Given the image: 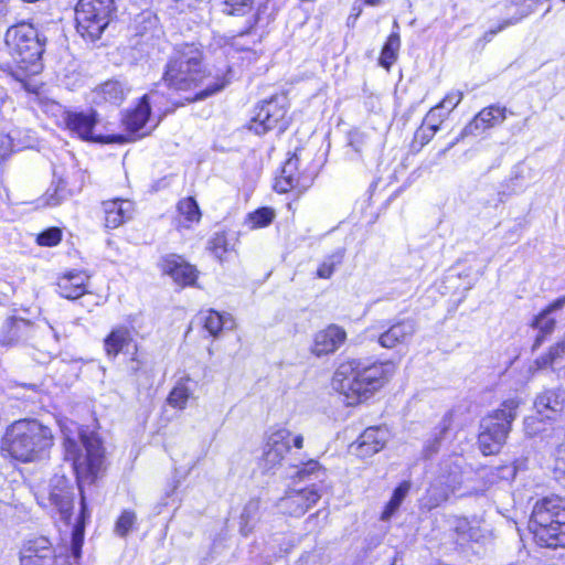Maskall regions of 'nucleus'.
<instances>
[{"mask_svg": "<svg viewBox=\"0 0 565 565\" xmlns=\"http://www.w3.org/2000/svg\"><path fill=\"white\" fill-rule=\"evenodd\" d=\"M88 277L82 273H70L58 279L57 292L66 299H77L85 292V281Z\"/></svg>", "mask_w": 565, "mask_h": 565, "instance_id": "c85d7f7f", "label": "nucleus"}, {"mask_svg": "<svg viewBox=\"0 0 565 565\" xmlns=\"http://www.w3.org/2000/svg\"><path fill=\"white\" fill-rule=\"evenodd\" d=\"M463 137H461V135L454 141L450 143V146L448 148H445V150H443V153H446V151H448L449 148H451L452 146H455L460 139H462Z\"/></svg>", "mask_w": 565, "mask_h": 565, "instance_id": "0e129e2a", "label": "nucleus"}, {"mask_svg": "<svg viewBox=\"0 0 565 565\" xmlns=\"http://www.w3.org/2000/svg\"><path fill=\"white\" fill-rule=\"evenodd\" d=\"M299 158L292 154L281 168L280 175L276 179L275 190L279 193H287L290 190L302 186L300 182V174L298 172Z\"/></svg>", "mask_w": 565, "mask_h": 565, "instance_id": "a878e982", "label": "nucleus"}, {"mask_svg": "<svg viewBox=\"0 0 565 565\" xmlns=\"http://www.w3.org/2000/svg\"><path fill=\"white\" fill-rule=\"evenodd\" d=\"M401 47V38L398 32H392L387 38L380 56V65L386 70L395 63Z\"/></svg>", "mask_w": 565, "mask_h": 565, "instance_id": "473e14b6", "label": "nucleus"}, {"mask_svg": "<svg viewBox=\"0 0 565 565\" xmlns=\"http://www.w3.org/2000/svg\"><path fill=\"white\" fill-rule=\"evenodd\" d=\"M565 306V296L554 300L548 305L532 322V327L539 330V334L535 338L533 349H537L544 342L545 337L551 334L554 329L556 321L551 315Z\"/></svg>", "mask_w": 565, "mask_h": 565, "instance_id": "5701e85b", "label": "nucleus"}, {"mask_svg": "<svg viewBox=\"0 0 565 565\" xmlns=\"http://www.w3.org/2000/svg\"><path fill=\"white\" fill-rule=\"evenodd\" d=\"M531 12H532V9L530 6H523L520 9L519 14L516 17L504 19L495 28H492L489 31H487L483 34L482 40L484 42H490L493 39V36L497 35L499 32L503 31L505 28H508L510 25H514V24L519 23L523 18L527 17Z\"/></svg>", "mask_w": 565, "mask_h": 565, "instance_id": "ea45409f", "label": "nucleus"}, {"mask_svg": "<svg viewBox=\"0 0 565 565\" xmlns=\"http://www.w3.org/2000/svg\"><path fill=\"white\" fill-rule=\"evenodd\" d=\"M534 406L540 415L554 419L555 415L565 413V391H543L536 396Z\"/></svg>", "mask_w": 565, "mask_h": 565, "instance_id": "4be33fe9", "label": "nucleus"}, {"mask_svg": "<svg viewBox=\"0 0 565 565\" xmlns=\"http://www.w3.org/2000/svg\"><path fill=\"white\" fill-rule=\"evenodd\" d=\"M114 12V0H79L75 8L77 32L90 41L99 39Z\"/></svg>", "mask_w": 565, "mask_h": 565, "instance_id": "0eeeda50", "label": "nucleus"}, {"mask_svg": "<svg viewBox=\"0 0 565 565\" xmlns=\"http://www.w3.org/2000/svg\"><path fill=\"white\" fill-rule=\"evenodd\" d=\"M370 391H337V401L345 406H355L369 398Z\"/></svg>", "mask_w": 565, "mask_h": 565, "instance_id": "8fccbe9b", "label": "nucleus"}, {"mask_svg": "<svg viewBox=\"0 0 565 565\" xmlns=\"http://www.w3.org/2000/svg\"><path fill=\"white\" fill-rule=\"evenodd\" d=\"M188 399V391H170L167 403L173 408L182 409L185 407Z\"/></svg>", "mask_w": 565, "mask_h": 565, "instance_id": "4d7b16f0", "label": "nucleus"}, {"mask_svg": "<svg viewBox=\"0 0 565 565\" xmlns=\"http://www.w3.org/2000/svg\"><path fill=\"white\" fill-rule=\"evenodd\" d=\"M463 463L461 456H451L440 463L439 475L428 489L429 502L433 507L440 505L451 495L461 498L479 493V489L470 484L467 472L463 471Z\"/></svg>", "mask_w": 565, "mask_h": 565, "instance_id": "39448f33", "label": "nucleus"}, {"mask_svg": "<svg viewBox=\"0 0 565 565\" xmlns=\"http://www.w3.org/2000/svg\"><path fill=\"white\" fill-rule=\"evenodd\" d=\"M565 360V345H563V340L556 343L553 348H551L550 352L540 358L536 363L540 367H555L561 365V363Z\"/></svg>", "mask_w": 565, "mask_h": 565, "instance_id": "c03bdc74", "label": "nucleus"}, {"mask_svg": "<svg viewBox=\"0 0 565 565\" xmlns=\"http://www.w3.org/2000/svg\"><path fill=\"white\" fill-rule=\"evenodd\" d=\"M456 532L465 541L478 542L482 536L479 520L459 519L456 523Z\"/></svg>", "mask_w": 565, "mask_h": 565, "instance_id": "72a5a7b5", "label": "nucleus"}, {"mask_svg": "<svg viewBox=\"0 0 565 565\" xmlns=\"http://www.w3.org/2000/svg\"><path fill=\"white\" fill-rule=\"evenodd\" d=\"M463 137H461V135L454 141L450 143V146L448 148H445V150H443V153H446V151H448L449 148H451L452 146H455L460 139H462Z\"/></svg>", "mask_w": 565, "mask_h": 565, "instance_id": "69168bd1", "label": "nucleus"}, {"mask_svg": "<svg viewBox=\"0 0 565 565\" xmlns=\"http://www.w3.org/2000/svg\"><path fill=\"white\" fill-rule=\"evenodd\" d=\"M64 436L65 458L72 461L78 480L94 479L104 466V448L95 431L79 427L74 420H58Z\"/></svg>", "mask_w": 565, "mask_h": 565, "instance_id": "f03ea898", "label": "nucleus"}, {"mask_svg": "<svg viewBox=\"0 0 565 565\" xmlns=\"http://www.w3.org/2000/svg\"><path fill=\"white\" fill-rule=\"evenodd\" d=\"M49 499L57 508L61 519L68 522L72 516L74 492L66 478L54 477L51 480Z\"/></svg>", "mask_w": 565, "mask_h": 565, "instance_id": "6ab92c4d", "label": "nucleus"}, {"mask_svg": "<svg viewBox=\"0 0 565 565\" xmlns=\"http://www.w3.org/2000/svg\"><path fill=\"white\" fill-rule=\"evenodd\" d=\"M227 320L231 319L220 315L217 311L210 310L204 318V328L211 335L216 337L226 326Z\"/></svg>", "mask_w": 565, "mask_h": 565, "instance_id": "de8ad7c7", "label": "nucleus"}, {"mask_svg": "<svg viewBox=\"0 0 565 565\" xmlns=\"http://www.w3.org/2000/svg\"><path fill=\"white\" fill-rule=\"evenodd\" d=\"M97 122L96 113H72L67 115L66 126L70 130L78 135L84 140H90L100 143H125L127 137L124 135L94 136L93 128Z\"/></svg>", "mask_w": 565, "mask_h": 565, "instance_id": "f8f14e48", "label": "nucleus"}, {"mask_svg": "<svg viewBox=\"0 0 565 565\" xmlns=\"http://www.w3.org/2000/svg\"><path fill=\"white\" fill-rule=\"evenodd\" d=\"M21 565H54L55 555L49 539L39 536L25 542L20 552Z\"/></svg>", "mask_w": 565, "mask_h": 565, "instance_id": "2eb2a0df", "label": "nucleus"}, {"mask_svg": "<svg viewBox=\"0 0 565 565\" xmlns=\"http://www.w3.org/2000/svg\"><path fill=\"white\" fill-rule=\"evenodd\" d=\"M530 529L541 546L565 547V499L546 497L532 510Z\"/></svg>", "mask_w": 565, "mask_h": 565, "instance_id": "20e7f679", "label": "nucleus"}, {"mask_svg": "<svg viewBox=\"0 0 565 565\" xmlns=\"http://www.w3.org/2000/svg\"><path fill=\"white\" fill-rule=\"evenodd\" d=\"M66 185L65 180L62 178L53 181L44 194L45 204L49 206H57L65 201L71 195Z\"/></svg>", "mask_w": 565, "mask_h": 565, "instance_id": "f704fd0d", "label": "nucleus"}, {"mask_svg": "<svg viewBox=\"0 0 565 565\" xmlns=\"http://www.w3.org/2000/svg\"><path fill=\"white\" fill-rule=\"evenodd\" d=\"M409 489L411 483L404 481L394 490L391 500L387 502L382 513V520H388L395 513L408 493Z\"/></svg>", "mask_w": 565, "mask_h": 565, "instance_id": "4c0bfd02", "label": "nucleus"}, {"mask_svg": "<svg viewBox=\"0 0 565 565\" xmlns=\"http://www.w3.org/2000/svg\"><path fill=\"white\" fill-rule=\"evenodd\" d=\"M137 521V515L134 511L125 510L118 518L115 524V532L121 537L127 536Z\"/></svg>", "mask_w": 565, "mask_h": 565, "instance_id": "09e8293b", "label": "nucleus"}, {"mask_svg": "<svg viewBox=\"0 0 565 565\" xmlns=\"http://www.w3.org/2000/svg\"><path fill=\"white\" fill-rule=\"evenodd\" d=\"M380 2H381V0H365V3L371 4V6H376Z\"/></svg>", "mask_w": 565, "mask_h": 565, "instance_id": "338daca9", "label": "nucleus"}, {"mask_svg": "<svg viewBox=\"0 0 565 565\" xmlns=\"http://www.w3.org/2000/svg\"><path fill=\"white\" fill-rule=\"evenodd\" d=\"M134 341L131 332L126 327H117L104 340L106 355L115 359Z\"/></svg>", "mask_w": 565, "mask_h": 565, "instance_id": "c756f323", "label": "nucleus"}, {"mask_svg": "<svg viewBox=\"0 0 565 565\" xmlns=\"http://www.w3.org/2000/svg\"><path fill=\"white\" fill-rule=\"evenodd\" d=\"M531 12H532V9L530 6H523L520 9L519 14L516 17L504 19L495 28H492L489 31H487L483 34L482 40L484 42H490L493 39V36L497 35L499 32L503 31L505 28H508L510 25H514V24L519 23L523 18L527 17Z\"/></svg>", "mask_w": 565, "mask_h": 565, "instance_id": "58836bf2", "label": "nucleus"}, {"mask_svg": "<svg viewBox=\"0 0 565 565\" xmlns=\"http://www.w3.org/2000/svg\"><path fill=\"white\" fill-rule=\"evenodd\" d=\"M360 362L355 360L341 363L332 377L333 388H355L359 385L355 375L359 373Z\"/></svg>", "mask_w": 565, "mask_h": 565, "instance_id": "7c9ffc66", "label": "nucleus"}, {"mask_svg": "<svg viewBox=\"0 0 565 565\" xmlns=\"http://www.w3.org/2000/svg\"><path fill=\"white\" fill-rule=\"evenodd\" d=\"M162 81L169 89L190 92L202 87L188 100H202L224 87V83L210 79L203 65L202 51L195 44L186 43L178 46L169 62Z\"/></svg>", "mask_w": 565, "mask_h": 565, "instance_id": "f257e3e1", "label": "nucleus"}, {"mask_svg": "<svg viewBox=\"0 0 565 565\" xmlns=\"http://www.w3.org/2000/svg\"><path fill=\"white\" fill-rule=\"evenodd\" d=\"M160 266L162 271L181 287L193 286L198 278L196 268L177 254L163 256Z\"/></svg>", "mask_w": 565, "mask_h": 565, "instance_id": "dca6fc26", "label": "nucleus"}, {"mask_svg": "<svg viewBox=\"0 0 565 565\" xmlns=\"http://www.w3.org/2000/svg\"><path fill=\"white\" fill-rule=\"evenodd\" d=\"M150 113L151 107L149 95H145L140 98L138 105L134 109L127 111L122 119V124L129 132L136 134L146 126L149 120Z\"/></svg>", "mask_w": 565, "mask_h": 565, "instance_id": "cd10ccee", "label": "nucleus"}, {"mask_svg": "<svg viewBox=\"0 0 565 565\" xmlns=\"http://www.w3.org/2000/svg\"><path fill=\"white\" fill-rule=\"evenodd\" d=\"M46 323H47L49 328L51 329V331L53 332V337L56 342H60L61 339L68 337V334L66 332V327L64 324H60V323L52 324L49 322H46Z\"/></svg>", "mask_w": 565, "mask_h": 565, "instance_id": "680f3d73", "label": "nucleus"}, {"mask_svg": "<svg viewBox=\"0 0 565 565\" xmlns=\"http://www.w3.org/2000/svg\"><path fill=\"white\" fill-rule=\"evenodd\" d=\"M416 331L417 324L414 319H402L379 333L377 342L382 348L394 349L398 344H404L411 340Z\"/></svg>", "mask_w": 565, "mask_h": 565, "instance_id": "a211bd4d", "label": "nucleus"}, {"mask_svg": "<svg viewBox=\"0 0 565 565\" xmlns=\"http://www.w3.org/2000/svg\"><path fill=\"white\" fill-rule=\"evenodd\" d=\"M388 440V431L381 426L366 428L350 446V451L361 459H366L380 452Z\"/></svg>", "mask_w": 565, "mask_h": 565, "instance_id": "ddd939ff", "label": "nucleus"}, {"mask_svg": "<svg viewBox=\"0 0 565 565\" xmlns=\"http://www.w3.org/2000/svg\"><path fill=\"white\" fill-rule=\"evenodd\" d=\"M291 466L296 469L291 477H296L299 480H321L326 476V470L313 459H309L306 462L292 463Z\"/></svg>", "mask_w": 565, "mask_h": 565, "instance_id": "2f4dec72", "label": "nucleus"}, {"mask_svg": "<svg viewBox=\"0 0 565 565\" xmlns=\"http://www.w3.org/2000/svg\"><path fill=\"white\" fill-rule=\"evenodd\" d=\"M448 424L446 420L443 422V427L439 430V435L434 438L433 441H429L424 449L425 456L430 457L434 454H436L439 449L440 440L443 438V435L447 431Z\"/></svg>", "mask_w": 565, "mask_h": 565, "instance_id": "bf43d9fd", "label": "nucleus"}, {"mask_svg": "<svg viewBox=\"0 0 565 565\" xmlns=\"http://www.w3.org/2000/svg\"><path fill=\"white\" fill-rule=\"evenodd\" d=\"M505 107L490 106L479 111L475 118L462 129L461 137L477 135L487 128L501 124L505 119Z\"/></svg>", "mask_w": 565, "mask_h": 565, "instance_id": "412c9836", "label": "nucleus"}, {"mask_svg": "<svg viewBox=\"0 0 565 565\" xmlns=\"http://www.w3.org/2000/svg\"><path fill=\"white\" fill-rule=\"evenodd\" d=\"M504 192H497L495 198L492 200H489L487 203L493 207H497L499 204L504 202Z\"/></svg>", "mask_w": 565, "mask_h": 565, "instance_id": "e2e57ef3", "label": "nucleus"}, {"mask_svg": "<svg viewBox=\"0 0 565 565\" xmlns=\"http://www.w3.org/2000/svg\"><path fill=\"white\" fill-rule=\"evenodd\" d=\"M291 440L297 449L302 448L303 437L297 435L291 438V433L285 428L277 429L268 436L263 456L264 463L268 469L281 463L290 451Z\"/></svg>", "mask_w": 565, "mask_h": 565, "instance_id": "9b49d317", "label": "nucleus"}, {"mask_svg": "<svg viewBox=\"0 0 565 565\" xmlns=\"http://www.w3.org/2000/svg\"><path fill=\"white\" fill-rule=\"evenodd\" d=\"M54 444L49 426L36 419H19L9 425L2 439V449L22 462L42 459Z\"/></svg>", "mask_w": 565, "mask_h": 565, "instance_id": "7ed1b4c3", "label": "nucleus"}, {"mask_svg": "<svg viewBox=\"0 0 565 565\" xmlns=\"http://www.w3.org/2000/svg\"><path fill=\"white\" fill-rule=\"evenodd\" d=\"M531 12H532V9L530 6H523L520 9L519 14L516 17L504 19L495 28H492L489 31H487L483 34L482 40L484 42H490L493 39V36L497 35L499 32L503 31L505 28H508L510 25H514V24L519 23L523 18L527 17Z\"/></svg>", "mask_w": 565, "mask_h": 565, "instance_id": "a19ab883", "label": "nucleus"}, {"mask_svg": "<svg viewBox=\"0 0 565 565\" xmlns=\"http://www.w3.org/2000/svg\"><path fill=\"white\" fill-rule=\"evenodd\" d=\"M13 151L12 139L9 135L0 134V162L6 160Z\"/></svg>", "mask_w": 565, "mask_h": 565, "instance_id": "052dcab7", "label": "nucleus"}, {"mask_svg": "<svg viewBox=\"0 0 565 565\" xmlns=\"http://www.w3.org/2000/svg\"><path fill=\"white\" fill-rule=\"evenodd\" d=\"M221 11L226 15L244 18L241 34L252 32L267 17V6L256 0H222Z\"/></svg>", "mask_w": 565, "mask_h": 565, "instance_id": "9d476101", "label": "nucleus"}, {"mask_svg": "<svg viewBox=\"0 0 565 565\" xmlns=\"http://www.w3.org/2000/svg\"><path fill=\"white\" fill-rule=\"evenodd\" d=\"M344 257V250L338 249L331 255L327 256L317 269V276L322 279H328L334 273L337 266H339Z\"/></svg>", "mask_w": 565, "mask_h": 565, "instance_id": "79ce46f5", "label": "nucleus"}, {"mask_svg": "<svg viewBox=\"0 0 565 565\" xmlns=\"http://www.w3.org/2000/svg\"><path fill=\"white\" fill-rule=\"evenodd\" d=\"M259 509L260 502L258 500H250L244 507V510L241 515V532L244 535H247L254 527L256 521L258 520Z\"/></svg>", "mask_w": 565, "mask_h": 565, "instance_id": "e433bc0d", "label": "nucleus"}, {"mask_svg": "<svg viewBox=\"0 0 565 565\" xmlns=\"http://www.w3.org/2000/svg\"><path fill=\"white\" fill-rule=\"evenodd\" d=\"M286 114L287 97L284 95L271 96L255 107L248 128L256 135H264L276 127L284 131L287 128Z\"/></svg>", "mask_w": 565, "mask_h": 565, "instance_id": "1a4fd4ad", "label": "nucleus"}, {"mask_svg": "<svg viewBox=\"0 0 565 565\" xmlns=\"http://www.w3.org/2000/svg\"><path fill=\"white\" fill-rule=\"evenodd\" d=\"M396 365L393 362H384L373 364L359 370L355 379L359 381V386L379 384L383 386L387 383L388 379L395 373Z\"/></svg>", "mask_w": 565, "mask_h": 565, "instance_id": "b1692460", "label": "nucleus"}, {"mask_svg": "<svg viewBox=\"0 0 565 565\" xmlns=\"http://www.w3.org/2000/svg\"><path fill=\"white\" fill-rule=\"evenodd\" d=\"M320 497L316 489L290 490L278 501V508L285 514L301 516L319 501Z\"/></svg>", "mask_w": 565, "mask_h": 565, "instance_id": "4468645a", "label": "nucleus"}, {"mask_svg": "<svg viewBox=\"0 0 565 565\" xmlns=\"http://www.w3.org/2000/svg\"><path fill=\"white\" fill-rule=\"evenodd\" d=\"M179 213L189 222H199L201 212L196 201L193 198H185L178 204Z\"/></svg>", "mask_w": 565, "mask_h": 565, "instance_id": "49530a36", "label": "nucleus"}, {"mask_svg": "<svg viewBox=\"0 0 565 565\" xmlns=\"http://www.w3.org/2000/svg\"><path fill=\"white\" fill-rule=\"evenodd\" d=\"M462 97L463 94L460 90L450 92L437 106L449 114L459 105V103L462 100Z\"/></svg>", "mask_w": 565, "mask_h": 565, "instance_id": "864d4df0", "label": "nucleus"}, {"mask_svg": "<svg viewBox=\"0 0 565 565\" xmlns=\"http://www.w3.org/2000/svg\"><path fill=\"white\" fill-rule=\"evenodd\" d=\"M147 364V354L139 352L137 347H135V352L131 358L127 362V369L131 373H137Z\"/></svg>", "mask_w": 565, "mask_h": 565, "instance_id": "6e6d98bb", "label": "nucleus"}, {"mask_svg": "<svg viewBox=\"0 0 565 565\" xmlns=\"http://www.w3.org/2000/svg\"><path fill=\"white\" fill-rule=\"evenodd\" d=\"M35 326L32 321L10 317L8 318L0 329V344L1 345H18L33 339Z\"/></svg>", "mask_w": 565, "mask_h": 565, "instance_id": "f3484780", "label": "nucleus"}, {"mask_svg": "<svg viewBox=\"0 0 565 565\" xmlns=\"http://www.w3.org/2000/svg\"><path fill=\"white\" fill-rule=\"evenodd\" d=\"M345 340V330L338 324H330L316 333L311 352L316 356L334 353Z\"/></svg>", "mask_w": 565, "mask_h": 565, "instance_id": "aec40b11", "label": "nucleus"}, {"mask_svg": "<svg viewBox=\"0 0 565 565\" xmlns=\"http://www.w3.org/2000/svg\"><path fill=\"white\" fill-rule=\"evenodd\" d=\"M519 404L520 402L516 399H508L502 403L501 408L497 409L493 415L482 419L478 444L483 455L498 454L505 444L511 423L516 416Z\"/></svg>", "mask_w": 565, "mask_h": 565, "instance_id": "423d86ee", "label": "nucleus"}, {"mask_svg": "<svg viewBox=\"0 0 565 565\" xmlns=\"http://www.w3.org/2000/svg\"><path fill=\"white\" fill-rule=\"evenodd\" d=\"M61 230L57 227H51L38 235L36 243L41 246H55L61 242Z\"/></svg>", "mask_w": 565, "mask_h": 565, "instance_id": "3c124183", "label": "nucleus"}, {"mask_svg": "<svg viewBox=\"0 0 565 565\" xmlns=\"http://www.w3.org/2000/svg\"><path fill=\"white\" fill-rule=\"evenodd\" d=\"M275 218V211L271 207H260L248 214L249 228H260L268 226Z\"/></svg>", "mask_w": 565, "mask_h": 565, "instance_id": "37998d69", "label": "nucleus"}, {"mask_svg": "<svg viewBox=\"0 0 565 565\" xmlns=\"http://www.w3.org/2000/svg\"><path fill=\"white\" fill-rule=\"evenodd\" d=\"M24 388H30V390H33V388H36V385L34 384H30V385H23Z\"/></svg>", "mask_w": 565, "mask_h": 565, "instance_id": "774afa93", "label": "nucleus"}, {"mask_svg": "<svg viewBox=\"0 0 565 565\" xmlns=\"http://www.w3.org/2000/svg\"><path fill=\"white\" fill-rule=\"evenodd\" d=\"M103 211L105 214V226L117 228L131 217L132 204L130 201L120 199L104 201Z\"/></svg>", "mask_w": 565, "mask_h": 565, "instance_id": "393cba45", "label": "nucleus"}, {"mask_svg": "<svg viewBox=\"0 0 565 565\" xmlns=\"http://www.w3.org/2000/svg\"><path fill=\"white\" fill-rule=\"evenodd\" d=\"M81 504H82L81 516L77 520V523L74 525V529H73V532H72V546H71V551H72V555H73V557L75 559L81 557L82 545H83V541H84V524H83V520L85 518V512H86V504H85L84 497H82Z\"/></svg>", "mask_w": 565, "mask_h": 565, "instance_id": "c9c22d12", "label": "nucleus"}, {"mask_svg": "<svg viewBox=\"0 0 565 565\" xmlns=\"http://www.w3.org/2000/svg\"><path fill=\"white\" fill-rule=\"evenodd\" d=\"M366 145V135L360 130L349 132V146L358 153H361Z\"/></svg>", "mask_w": 565, "mask_h": 565, "instance_id": "13d9d810", "label": "nucleus"}, {"mask_svg": "<svg viewBox=\"0 0 565 565\" xmlns=\"http://www.w3.org/2000/svg\"><path fill=\"white\" fill-rule=\"evenodd\" d=\"M438 129L423 122L415 132L414 142H418L420 147H424L433 139Z\"/></svg>", "mask_w": 565, "mask_h": 565, "instance_id": "5fc2aeb1", "label": "nucleus"}, {"mask_svg": "<svg viewBox=\"0 0 565 565\" xmlns=\"http://www.w3.org/2000/svg\"><path fill=\"white\" fill-rule=\"evenodd\" d=\"M448 113L437 105L433 107L424 118L425 125H429L439 130L440 124L445 120Z\"/></svg>", "mask_w": 565, "mask_h": 565, "instance_id": "603ef678", "label": "nucleus"}, {"mask_svg": "<svg viewBox=\"0 0 565 565\" xmlns=\"http://www.w3.org/2000/svg\"><path fill=\"white\" fill-rule=\"evenodd\" d=\"M6 44L17 62L33 64L44 52L45 38L32 24L21 23L8 29Z\"/></svg>", "mask_w": 565, "mask_h": 565, "instance_id": "6e6552de", "label": "nucleus"}, {"mask_svg": "<svg viewBox=\"0 0 565 565\" xmlns=\"http://www.w3.org/2000/svg\"><path fill=\"white\" fill-rule=\"evenodd\" d=\"M232 247L233 244L225 232L215 233L210 241V249L220 260Z\"/></svg>", "mask_w": 565, "mask_h": 565, "instance_id": "a18cd8bd", "label": "nucleus"}, {"mask_svg": "<svg viewBox=\"0 0 565 565\" xmlns=\"http://www.w3.org/2000/svg\"><path fill=\"white\" fill-rule=\"evenodd\" d=\"M129 88L117 79H109L93 90L95 103H110L119 105L126 98Z\"/></svg>", "mask_w": 565, "mask_h": 565, "instance_id": "bb28decb", "label": "nucleus"}]
</instances>
